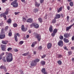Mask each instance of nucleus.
<instances>
[{"label":"nucleus","mask_w":74,"mask_h":74,"mask_svg":"<svg viewBox=\"0 0 74 74\" xmlns=\"http://www.w3.org/2000/svg\"><path fill=\"white\" fill-rule=\"evenodd\" d=\"M17 2V0H15L14 1L12 2L11 3V5H13V7L16 8V7H18V3L16 2Z\"/></svg>","instance_id":"1"},{"label":"nucleus","mask_w":74,"mask_h":74,"mask_svg":"<svg viewBox=\"0 0 74 74\" xmlns=\"http://www.w3.org/2000/svg\"><path fill=\"white\" fill-rule=\"evenodd\" d=\"M37 59H36L34 61H33L32 63L31 64V66H36V64L37 63Z\"/></svg>","instance_id":"2"},{"label":"nucleus","mask_w":74,"mask_h":74,"mask_svg":"<svg viewBox=\"0 0 74 74\" xmlns=\"http://www.w3.org/2000/svg\"><path fill=\"white\" fill-rule=\"evenodd\" d=\"M16 35L18 37H20V34H19L18 33H17L16 34V35H14V37L15 40V41H16V42H18V38H17V36H16Z\"/></svg>","instance_id":"3"},{"label":"nucleus","mask_w":74,"mask_h":74,"mask_svg":"<svg viewBox=\"0 0 74 74\" xmlns=\"http://www.w3.org/2000/svg\"><path fill=\"white\" fill-rule=\"evenodd\" d=\"M1 48L2 50V51H5V50L6 49V45H2L1 46Z\"/></svg>","instance_id":"4"},{"label":"nucleus","mask_w":74,"mask_h":74,"mask_svg":"<svg viewBox=\"0 0 74 74\" xmlns=\"http://www.w3.org/2000/svg\"><path fill=\"white\" fill-rule=\"evenodd\" d=\"M13 60V58L11 57L10 58H6V61L7 62H11Z\"/></svg>","instance_id":"5"},{"label":"nucleus","mask_w":74,"mask_h":74,"mask_svg":"<svg viewBox=\"0 0 74 74\" xmlns=\"http://www.w3.org/2000/svg\"><path fill=\"white\" fill-rule=\"evenodd\" d=\"M58 45L60 47H62L63 45V43L62 40H60L58 42Z\"/></svg>","instance_id":"6"},{"label":"nucleus","mask_w":74,"mask_h":74,"mask_svg":"<svg viewBox=\"0 0 74 74\" xmlns=\"http://www.w3.org/2000/svg\"><path fill=\"white\" fill-rule=\"evenodd\" d=\"M21 29L23 32H26L27 30V29L26 28H25V26L23 25L21 26Z\"/></svg>","instance_id":"7"},{"label":"nucleus","mask_w":74,"mask_h":74,"mask_svg":"<svg viewBox=\"0 0 74 74\" xmlns=\"http://www.w3.org/2000/svg\"><path fill=\"white\" fill-rule=\"evenodd\" d=\"M33 26H34L36 28H37V23H34L30 25L31 27H32Z\"/></svg>","instance_id":"8"},{"label":"nucleus","mask_w":74,"mask_h":74,"mask_svg":"<svg viewBox=\"0 0 74 74\" xmlns=\"http://www.w3.org/2000/svg\"><path fill=\"white\" fill-rule=\"evenodd\" d=\"M0 69H3V70H4L5 72H7V68H6V67H5V66L1 65L0 66Z\"/></svg>","instance_id":"9"},{"label":"nucleus","mask_w":74,"mask_h":74,"mask_svg":"<svg viewBox=\"0 0 74 74\" xmlns=\"http://www.w3.org/2000/svg\"><path fill=\"white\" fill-rule=\"evenodd\" d=\"M64 36L65 38H69L70 37V34L69 33H65L64 34Z\"/></svg>","instance_id":"10"},{"label":"nucleus","mask_w":74,"mask_h":74,"mask_svg":"<svg viewBox=\"0 0 74 74\" xmlns=\"http://www.w3.org/2000/svg\"><path fill=\"white\" fill-rule=\"evenodd\" d=\"M41 71L44 74H47V72L46 71L45 68H42L41 70Z\"/></svg>","instance_id":"11"},{"label":"nucleus","mask_w":74,"mask_h":74,"mask_svg":"<svg viewBox=\"0 0 74 74\" xmlns=\"http://www.w3.org/2000/svg\"><path fill=\"white\" fill-rule=\"evenodd\" d=\"M41 35L38 34L37 35V40L39 41H40L41 40Z\"/></svg>","instance_id":"12"},{"label":"nucleus","mask_w":74,"mask_h":74,"mask_svg":"<svg viewBox=\"0 0 74 74\" xmlns=\"http://www.w3.org/2000/svg\"><path fill=\"white\" fill-rule=\"evenodd\" d=\"M48 49H50L52 47V44L51 43H48L47 45Z\"/></svg>","instance_id":"13"},{"label":"nucleus","mask_w":74,"mask_h":74,"mask_svg":"<svg viewBox=\"0 0 74 74\" xmlns=\"http://www.w3.org/2000/svg\"><path fill=\"white\" fill-rule=\"evenodd\" d=\"M37 41H35L33 42L32 43L31 47H34V46H35V45H36V44H37Z\"/></svg>","instance_id":"14"},{"label":"nucleus","mask_w":74,"mask_h":74,"mask_svg":"<svg viewBox=\"0 0 74 74\" xmlns=\"http://www.w3.org/2000/svg\"><path fill=\"white\" fill-rule=\"evenodd\" d=\"M8 42V41L7 40H2V44H5V45H6V44H7V43Z\"/></svg>","instance_id":"15"},{"label":"nucleus","mask_w":74,"mask_h":74,"mask_svg":"<svg viewBox=\"0 0 74 74\" xmlns=\"http://www.w3.org/2000/svg\"><path fill=\"white\" fill-rule=\"evenodd\" d=\"M60 18V15L59 14H57L56 16V17H55V19H59Z\"/></svg>","instance_id":"16"},{"label":"nucleus","mask_w":74,"mask_h":74,"mask_svg":"<svg viewBox=\"0 0 74 74\" xmlns=\"http://www.w3.org/2000/svg\"><path fill=\"white\" fill-rule=\"evenodd\" d=\"M12 58V54L11 53H10L8 54V57L6 58Z\"/></svg>","instance_id":"17"},{"label":"nucleus","mask_w":74,"mask_h":74,"mask_svg":"<svg viewBox=\"0 0 74 74\" xmlns=\"http://www.w3.org/2000/svg\"><path fill=\"white\" fill-rule=\"evenodd\" d=\"M5 35L4 34L1 35H0V38H1V39H3L5 38Z\"/></svg>","instance_id":"18"},{"label":"nucleus","mask_w":74,"mask_h":74,"mask_svg":"<svg viewBox=\"0 0 74 74\" xmlns=\"http://www.w3.org/2000/svg\"><path fill=\"white\" fill-rule=\"evenodd\" d=\"M33 21V19L32 18H29L27 20V22H29V23H31Z\"/></svg>","instance_id":"19"},{"label":"nucleus","mask_w":74,"mask_h":74,"mask_svg":"<svg viewBox=\"0 0 74 74\" xmlns=\"http://www.w3.org/2000/svg\"><path fill=\"white\" fill-rule=\"evenodd\" d=\"M7 22L8 23H11L12 20H11V18H9L8 20L7 21Z\"/></svg>","instance_id":"20"},{"label":"nucleus","mask_w":74,"mask_h":74,"mask_svg":"<svg viewBox=\"0 0 74 74\" xmlns=\"http://www.w3.org/2000/svg\"><path fill=\"white\" fill-rule=\"evenodd\" d=\"M64 41L65 42L68 43L69 42V40L66 39V38H64Z\"/></svg>","instance_id":"21"},{"label":"nucleus","mask_w":74,"mask_h":74,"mask_svg":"<svg viewBox=\"0 0 74 74\" xmlns=\"http://www.w3.org/2000/svg\"><path fill=\"white\" fill-rule=\"evenodd\" d=\"M49 30L50 32H52L53 31V29H52V26L51 25L49 27Z\"/></svg>","instance_id":"22"},{"label":"nucleus","mask_w":74,"mask_h":74,"mask_svg":"<svg viewBox=\"0 0 74 74\" xmlns=\"http://www.w3.org/2000/svg\"><path fill=\"white\" fill-rule=\"evenodd\" d=\"M40 64H42V65H45V62L44 61H42L40 62Z\"/></svg>","instance_id":"23"},{"label":"nucleus","mask_w":74,"mask_h":74,"mask_svg":"<svg viewBox=\"0 0 74 74\" xmlns=\"http://www.w3.org/2000/svg\"><path fill=\"white\" fill-rule=\"evenodd\" d=\"M71 26H69L68 27H67L66 28V31H68V30L69 29H71Z\"/></svg>","instance_id":"24"},{"label":"nucleus","mask_w":74,"mask_h":74,"mask_svg":"<svg viewBox=\"0 0 74 74\" xmlns=\"http://www.w3.org/2000/svg\"><path fill=\"white\" fill-rule=\"evenodd\" d=\"M4 14H5V15H8V10L7 9L5 12L3 13Z\"/></svg>","instance_id":"25"},{"label":"nucleus","mask_w":74,"mask_h":74,"mask_svg":"<svg viewBox=\"0 0 74 74\" xmlns=\"http://www.w3.org/2000/svg\"><path fill=\"white\" fill-rule=\"evenodd\" d=\"M62 10V7H61L59 8V9L58 10V12H60Z\"/></svg>","instance_id":"26"},{"label":"nucleus","mask_w":74,"mask_h":74,"mask_svg":"<svg viewBox=\"0 0 74 74\" xmlns=\"http://www.w3.org/2000/svg\"><path fill=\"white\" fill-rule=\"evenodd\" d=\"M38 20L40 23H42V18H39L38 19Z\"/></svg>","instance_id":"27"},{"label":"nucleus","mask_w":74,"mask_h":74,"mask_svg":"<svg viewBox=\"0 0 74 74\" xmlns=\"http://www.w3.org/2000/svg\"><path fill=\"white\" fill-rule=\"evenodd\" d=\"M8 35L10 37L12 36V32H11V30H10L8 34Z\"/></svg>","instance_id":"28"},{"label":"nucleus","mask_w":74,"mask_h":74,"mask_svg":"<svg viewBox=\"0 0 74 74\" xmlns=\"http://www.w3.org/2000/svg\"><path fill=\"white\" fill-rule=\"evenodd\" d=\"M58 32V30L57 29H54L53 31V33H55V34H56V33H57V32Z\"/></svg>","instance_id":"29"},{"label":"nucleus","mask_w":74,"mask_h":74,"mask_svg":"<svg viewBox=\"0 0 74 74\" xmlns=\"http://www.w3.org/2000/svg\"><path fill=\"white\" fill-rule=\"evenodd\" d=\"M56 18H55L53 19L52 21V22L53 23H55L56 22Z\"/></svg>","instance_id":"30"},{"label":"nucleus","mask_w":74,"mask_h":74,"mask_svg":"<svg viewBox=\"0 0 74 74\" xmlns=\"http://www.w3.org/2000/svg\"><path fill=\"white\" fill-rule=\"evenodd\" d=\"M58 63L59 65H61V64H62V61L60 60H59L58 61Z\"/></svg>","instance_id":"31"},{"label":"nucleus","mask_w":74,"mask_h":74,"mask_svg":"<svg viewBox=\"0 0 74 74\" xmlns=\"http://www.w3.org/2000/svg\"><path fill=\"white\" fill-rule=\"evenodd\" d=\"M42 46H39L38 47V49L39 50V51H41V50H42Z\"/></svg>","instance_id":"32"},{"label":"nucleus","mask_w":74,"mask_h":74,"mask_svg":"<svg viewBox=\"0 0 74 74\" xmlns=\"http://www.w3.org/2000/svg\"><path fill=\"white\" fill-rule=\"evenodd\" d=\"M3 16L5 19V20H6L7 16H6V15H5V14H4V15Z\"/></svg>","instance_id":"33"},{"label":"nucleus","mask_w":74,"mask_h":74,"mask_svg":"<svg viewBox=\"0 0 74 74\" xmlns=\"http://www.w3.org/2000/svg\"><path fill=\"white\" fill-rule=\"evenodd\" d=\"M23 56H27V55H28V53H23L22 55Z\"/></svg>","instance_id":"34"},{"label":"nucleus","mask_w":74,"mask_h":74,"mask_svg":"<svg viewBox=\"0 0 74 74\" xmlns=\"http://www.w3.org/2000/svg\"><path fill=\"white\" fill-rule=\"evenodd\" d=\"M34 35L35 37H36V38H37V33H34Z\"/></svg>","instance_id":"35"},{"label":"nucleus","mask_w":74,"mask_h":74,"mask_svg":"<svg viewBox=\"0 0 74 74\" xmlns=\"http://www.w3.org/2000/svg\"><path fill=\"white\" fill-rule=\"evenodd\" d=\"M70 5L71 7L73 5V2H71L70 3Z\"/></svg>","instance_id":"36"},{"label":"nucleus","mask_w":74,"mask_h":74,"mask_svg":"<svg viewBox=\"0 0 74 74\" xmlns=\"http://www.w3.org/2000/svg\"><path fill=\"white\" fill-rule=\"evenodd\" d=\"M13 26L14 27H17V24L16 23H14L13 24Z\"/></svg>","instance_id":"37"},{"label":"nucleus","mask_w":74,"mask_h":74,"mask_svg":"<svg viewBox=\"0 0 74 74\" xmlns=\"http://www.w3.org/2000/svg\"><path fill=\"white\" fill-rule=\"evenodd\" d=\"M8 26H7L5 28V31H7V30H8Z\"/></svg>","instance_id":"38"},{"label":"nucleus","mask_w":74,"mask_h":74,"mask_svg":"<svg viewBox=\"0 0 74 74\" xmlns=\"http://www.w3.org/2000/svg\"><path fill=\"white\" fill-rule=\"evenodd\" d=\"M12 49V48L11 47H9L8 49L7 50L8 51H11V50Z\"/></svg>","instance_id":"39"},{"label":"nucleus","mask_w":74,"mask_h":74,"mask_svg":"<svg viewBox=\"0 0 74 74\" xmlns=\"http://www.w3.org/2000/svg\"><path fill=\"white\" fill-rule=\"evenodd\" d=\"M60 38L61 40H63V36H60Z\"/></svg>","instance_id":"40"},{"label":"nucleus","mask_w":74,"mask_h":74,"mask_svg":"<svg viewBox=\"0 0 74 74\" xmlns=\"http://www.w3.org/2000/svg\"><path fill=\"white\" fill-rule=\"evenodd\" d=\"M55 35V34L53 32L51 34V36L52 37H54Z\"/></svg>","instance_id":"41"},{"label":"nucleus","mask_w":74,"mask_h":74,"mask_svg":"<svg viewBox=\"0 0 74 74\" xmlns=\"http://www.w3.org/2000/svg\"><path fill=\"white\" fill-rule=\"evenodd\" d=\"M3 60L4 62H6V59L5 58H4L3 59Z\"/></svg>","instance_id":"42"},{"label":"nucleus","mask_w":74,"mask_h":74,"mask_svg":"<svg viewBox=\"0 0 74 74\" xmlns=\"http://www.w3.org/2000/svg\"><path fill=\"white\" fill-rule=\"evenodd\" d=\"M23 41H21L19 42L20 44H23Z\"/></svg>","instance_id":"43"},{"label":"nucleus","mask_w":74,"mask_h":74,"mask_svg":"<svg viewBox=\"0 0 74 74\" xmlns=\"http://www.w3.org/2000/svg\"><path fill=\"white\" fill-rule=\"evenodd\" d=\"M21 74H23V71L22 70H21L20 71Z\"/></svg>","instance_id":"44"},{"label":"nucleus","mask_w":74,"mask_h":74,"mask_svg":"<svg viewBox=\"0 0 74 74\" xmlns=\"http://www.w3.org/2000/svg\"><path fill=\"white\" fill-rule=\"evenodd\" d=\"M62 55H58V58H61V57H62Z\"/></svg>","instance_id":"45"},{"label":"nucleus","mask_w":74,"mask_h":74,"mask_svg":"<svg viewBox=\"0 0 74 74\" xmlns=\"http://www.w3.org/2000/svg\"><path fill=\"white\" fill-rule=\"evenodd\" d=\"M4 13H2L1 14H0V16H1V17H3V15H4Z\"/></svg>","instance_id":"46"},{"label":"nucleus","mask_w":74,"mask_h":74,"mask_svg":"<svg viewBox=\"0 0 74 74\" xmlns=\"http://www.w3.org/2000/svg\"><path fill=\"white\" fill-rule=\"evenodd\" d=\"M4 28H2V29H1V33L2 34H3V33H4Z\"/></svg>","instance_id":"47"},{"label":"nucleus","mask_w":74,"mask_h":74,"mask_svg":"<svg viewBox=\"0 0 74 74\" xmlns=\"http://www.w3.org/2000/svg\"><path fill=\"white\" fill-rule=\"evenodd\" d=\"M71 53H72V52L71 51H69L68 52L69 55H71Z\"/></svg>","instance_id":"48"},{"label":"nucleus","mask_w":74,"mask_h":74,"mask_svg":"<svg viewBox=\"0 0 74 74\" xmlns=\"http://www.w3.org/2000/svg\"><path fill=\"white\" fill-rule=\"evenodd\" d=\"M4 55V53H2L0 55V56H1V57L2 56H3Z\"/></svg>","instance_id":"49"},{"label":"nucleus","mask_w":74,"mask_h":74,"mask_svg":"<svg viewBox=\"0 0 74 74\" xmlns=\"http://www.w3.org/2000/svg\"><path fill=\"white\" fill-rule=\"evenodd\" d=\"M35 5L36 6H37V1H35Z\"/></svg>","instance_id":"50"},{"label":"nucleus","mask_w":74,"mask_h":74,"mask_svg":"<svg viewBox=\"0 0 74 74\" xmlns=\"http://www.w3.org/2000/svg\"><path fill=\"white\" fill-rule=\"evenodd\" d=\"M44 0H40V3H42L44 2Z\"/></svg>","instance_id":"51"},{"label":"nucleus","mask_w":74,"mask_h":74,"mask_svg":"<svg viewBox=\"0 0 74 74\" xmlns=\"http://www.w3.org/2000/svg\"><path fill=\"white\" fill-rule=\"evenodd\" d=\"M7 1V0H2V3H5V1Z\"/></svg>","instance_id":"52"},{"label":"nucleus","mask_w":74,"mask_h":74,"mask_svg":"<svg viewBox=\"0 0 74 74\" xmlns=\"http://www.w3.org/2000/svg\"><path fill=\"white\" fill-rule=\"evenodd\" d=\"M45 56H46V55H44L42 56V58H44L45 57Z\"/></svg>","instance_id":"53"},{"label":"nucleus","mask_w":74,"mask_h":74,"mask_svg":"<svg viewBox=\"0 0 74 74\" xmlns=\"http://www.w3.org/2000/svg\"><path fill=\"white\" fill-rule=\"evenodd\" d=\"M18 49H14V52H18Z\"/></svg>","instance_id":"54"},{"label":"nucleus","mask_w":74,"mask_h":74,"mask_svg":"<svg viewBox=\"0 0 74 74\" xmlns=\"http://www.w3.org/2000/svg\"><path fill=\"white\" fill-rule=\"evenodd\" d=\"M23 21H26V18H25V17H23Z\"/></svg>","instance_id":"55"},{"label":"nucleus","mask_w":74,"mask_h":74,"mask_svg":"<svg viewBox=\"0 0 74 74\" xmlns=\"http://www.w3.org/2000/svg\"><path fill=\"white\" fill-rule=\"evenodd\" d=\"M37 8L34 9V12H37Z\"/></svg>","instance_id":"56"},{"label":"nucleus","mask_w":74,"mask_h":74,"mask_svg":"<svg viewBox=\"0 0 74 74\" xmlns=\"http://www.w3.org/2000/svg\"><path fill=\"white\" fill-rule=\"evenodd\" d=\"M69 16H68L67 17V21H69Z\"/></svg>","instance_id":"57"},{"label":"nucleus","mask_w":74,"mask_h":74,"mask_svg":"<svg viewBox=\"0 0 74 74\" xmlns=\"http://www.w3.org/2000/svg\"><path fill=\"white\" fill-rule=\"evenodd\" d=\"M72 40L73 41L74 40V35L72 37Z\"/></svg>","instance_id":"58"},{"label":"nucleus","mask_w":74,"mask_h":74,"mask_svg":"<svg viewBox=\"0 0 74 74\" xmlns=\"http://www.w3.org/2000/svg\"><path fill=\"white\" fill-rule=\"evenodd\" d=\"M45 19H47V15L46 14L45 17Z\"/></svg>","instance_id":"59"},{"label":"nucleus","mask_w":74,"mask_h":74,"mask_svg":"<svg viewBox=\"0 0 74 74\" xmlns=\"http://www.w3.org/2000/svg\"><path fill=\"white\" fill-rule=\"evenodd\" d=\"M21 1L23 3H25V0H21Z\"/></svg>","instance_id":"60"},{"label":"nucleus","mask_w":74,"mask_h":74,"mask_svg":"<svg viewBox=\"0 0 74 74\" xmlns=\"http://www.w3.org/2000/svg\"><path fill=\"white\" fill-rule=\"evenodd\" d=\"M71 49H72V50H74V47H71Z\"/></svg>","instance_id":"61"},{"label":"nucleus","mask_w":74,"mask_h":74,"mask_svg":"<svg viewBox=\"0 0 74 74\" xmlns=\"http://www.w3.org/2000/svg\"><path fill=\"white\" fill-rule=\"evenodd\" d=\"M67 9L68 10H70V6H68L67 7Z\"/></svg>","instance_id":"62"},{"label":"nucleus","mask_w":74,"mask_h":74,"mask_svg":"<svg viewBox=\"0 0 74 74\" xmlns=\"http://www.w3.org/2000/svg\"><path fill=\"white\" fill-rule=\"evenodd\" d=\"M26 37L27 38L29 37V35H27L26 36Z\"/></svg>","instance_id":"63"},{"label":"nucleus","mask_w":74,"mask_h":74,"mask_svg":"<svg viewBox=\"0 0 74 74\" xmlns=\"http://www.w3.org/2000/svg\"><path fill=\"white\" fill-rule=\"evenodd\" d=\"M74 21V19H72L71 21V22H73V21Z\"/></svg>","instance_id":"64"}]
</instances>
